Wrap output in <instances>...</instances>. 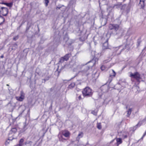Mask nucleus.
Segmentation results:
<instances>
[{
	"instance_id": "f257e3e1",
	"label": "nucleus",
	"mask_w": 146,
	"mask_h": 146,
	"mask_svg": "<svg viewBox=\"0 0 146 146\" xmlns=\"http://www.w3.org/2000/svg\"><path fill=\"white\" fill-rule=\"evenodd\" d=\"M95 62L94 60H92V61L88 62L89 63H91V65L89 66L87 65L84 66H83V70L82 71L83 74L84 75L88 76L90 74V68L93 66L95 63Z\"/></svg>"
},
{
	"instance_id": "f03ea898",
	"label": "nucleus",
	"mask_w": 146,
	"mask_h": 146,
	"mask_svg": "<svg viewBox=\"0 0 146 146\" xmlns=\"http://www.w3.org/2000/svg\"><path fill=\"white\" fill-rule=\"evenodd\" d=\"M118 21L117 24H110L109 25V28L110 30H113L115 31L116 32L119 29L120 25L121 23V21L119 19H117L116 20Z\"/></svg>"
},
{
	"instance_id": "7ed1b4c3",
	"label": "nucleus",
	"mask_w": 146,
	"mask_h": 146,
	"mask_svg": "<svg viewBox=\"0 0 146 146\" xmlns=\"http://www.w3.org/2000/svg\"><path fill=\"white\" fill-rule=\"evenodd\" d=\"M84 97H91L93 94L92 90L88 87H86L82 91Z\"/></svg>"
},
{
	"instance_id": "20e7f679",
	"label": "nucleus",
	"mask_w": 146,
	"mask_h": 146,
	"mask_svg": "<svg viewBox=\"0 0 146 146\" xmlns=\"http://www.w3.org/2000/svg\"><path fill=\"white\" fill-rule=\"evenodd\" d=\"M70 135V133L69 131L67 130H64L62 131V134L59 133L58 135V137L60 141H63V140H65L66 139L63 138L62 135H64L66 137H68Z\"/></svg>"
},
{
	"instance_id": "39448f33",
	"label": "nucleus",
	"mask_w": 146,
	"mask_h": 146,
	"mask_svg": "<svg viewBox=\"0 0 146 146\" xmlns=\"http://www.w3.org/2000/svg\"><path fill=\"white\" fill-rule=\"evenodd\" d=\"M130 74L129 76L131 78L135 79L137 81L139 82L140 79H141L140 74L137 72L133 73L131 72L129 73Z\"/></svg>"
},
{
	"instance_id": "423d86ee",
	"label": "nucleus",
	"mask_w": 146,
	"mask_h": 146,
	"mask_svg": "<svg viewBox=\"0 0 146 146\" xmlns=\"http://www.w3.org/2000/svg\"><path fill=\"white\" fill-rule=\"evenodd\" d=\"M18 128L17 127H13L12 128L11 130L9 132V137L8 138V140H12L14 138L13 137H10V135L11 134H12V133H15L18 130Z\"/></svg>"
},
{
	"instance_id": "0eeeda50",
	"label": "nucleus",
	"mask_w": 146,
	"mask_h": 146,
	"mask_svg": "<svg viewBox=\"0 0 146 146\" xmlns=\"http://www.w3.org/2000/svg\"><path fill=\"white\" fill-rule=\"evenodd\" d=\"M8 9L5 7H1L0 9V13L2 15L6 16L8 13Z\"/></svg>"
},
{
	"instance_id": "6e6552de",
	"label": "nucleus",
	"mask_w": 146,
	"mask_h": 146,
	"mask_svg": "<svg viewBox=\"0 0 146 146\" xmlns=\"http://www.w3.org/2000/svg\"><path fill=\"white\" fill-rule=\"evenodd\" d=\"M108 14L107 15L108 19L110 18L111 19H113V9L112 8H109L108 9Z\"/></svg>"
},
{
	"instance_id": "1a4fd4ad",
	"label": "nucleus",
	"mask_w": 146,
	"mask_h": 146,
	"mask_svg": "<svg viewBox=\"0 0 146 146\" xmlns=\"http://www.w3.org/2000/svg\"><path fill=\"white\" fill-rule=\"evenodd\" d=\"M131 6V3H129L128 5H123L122 7V9L126 11V12L128 13L130 10Z\"/></svg>"
},
{
	"instance_id": "9d476101",
	"label": "nucleus",
	"mask_w": 146,
	"mask_h": 146,
	"mask_svg": "<svg viewBox=\"0 0 146 146\" xmlns=\"http://www.w3.org/2000/svg\"><path fill=\"white\" fill-rule=\"evenodd\" d=\"M25 96L23 93L21 92V96L20 97H16V99L19 101L21 102L24 99Z\"/></svg>"
},
{
	"instance_id": "9b49d317",
	"label": "nucleus",
	"mask_w": 146,
	"mask_h": 146,
	"mask_svg": "<svg viewBox=\"0 0 146 146\" xmlns=\"http://www.w3.org/2000/svg\"><path fill=\"white\" fill-rule=\"evenodd\" d=\"M101 90L103 92H107L109 90L108 87L107 85L103 86L101 87Z\"/></svg>"
},
{
	"instance_id": "f8f14e48",
	"label": "nucleus",
	"mask_w": 146,
	"mask_h": 146,
	"mask_svg": "<svg viewBox=\"0 0 146 146\" xmlns=\"http://www.w3.org/2000/svg\"><path fill=\"white\" fill-rule=\"evenodd\" d=\"M126 109L129 108L128 110L126 111L127 112V117H129L131 114L132 110V108H129V106L128 105L126 106Z\"/></svg>"
},
{
	"instance_id": "ddd939ff",
	"label": "nucleus",
	"mask_w": 146,
	"mask_h": 146,
	"mask_svg": "<svg viewBox=\"0 0 146 146\" xmlns=\"http://www.w3.org/2000/svg\"><path fill=\"white\" fill-rule=\"evenodd\" d=\"M101 24L102 26H104L107 23V19L106 18H102L101 19Z\"/></svg>"
},
{
	"instance_id": "4468645a",
	"label": "nucleus",
	"mask_w": 146,
	"mask_h": 146,
	"mask_svg": "<svg viewBox=\"0 0 146 146\" xmlns=\"http://www.w3.org/2000/svg\"><path fill=\"white\" fill-rule=\"evenodd\" d=\"M117 142L115 144L114 146H118V145L121 143L122 142V139L121 138H117L116 140Z\"/></svg>"
},
{
	"instance_id": "2eb2a0df",
	"label": "nucleus",
	"mask_w": 146,
	"mask_h": 146,
	"mask_svg": "<svg viewBox=\"0 0 146 146\" xmlns=\"http://www.w3.org/2000/svg\"><path fill=\"white\" fill-rule=\"evenodd\" d=\"M141 124H142V123L140 122H139L137 123V124L135 126H134L132 128L133 131H134L138 127H139L140 126V125H141Z\"/></svg>"
},
{
	"instance_id": "dca6fc26",
	"label": "nucleus",
	"mask_w": 146,
	"mask_h": 146,
	"mask_svg": "<svg viewBox=\"0 0 146 146\" xmlns=\"http://www.w3.org/2000/svg\"><path fill=\"white\" fill-rule=\"evenodd\" d=\"M71 55V54H66L64 57H63L65 60V61H67L68 60L69 58L70 57Z\"/></svg>"
},
{
	"instance_id": "f3484780",
	"label": "nucleus",
	"mask_w": 146,
	"mask_h": 146,
	"mask_svg": "<svg viewBox=\"0 0 146 146\" xmlns=\"http://www.w3.org/2000/svg\"><path fill=\"white\" fill-rule=\"evenodd\" d=\"M64 40L65 41V42H67V41H70V39H69V38L68 35L66 34L64 36Z\"/></svg>"
},
{
	"instance_id": "a211bd4d",
	"label": "nucleus",
	"mask_w": 146,
	"mask_h": 146,
	"mask_svg": "<svg viewBox=\"0 0 146 146\" xmlns=\"http://www.w3.org/2000/svg\"><path fill=\"white\" fill-rule=\"evenodd\" d=\"M24 139L23 138L20 139L19 141V144L17 145L16 146H22L23 145V142H24Z\"/></svg>"
},
{
	"instance_id": "6ab92c4d",
	"label": "nucleus",
	"mask_w": 146,
	"mask_h": 146,
	"mask_svg": "<svg viewBox=\"0 0 146 146\" xmlns=\"http://www.w3.org/2000/svg\"><path fill=\"white\" fill-rule=\"evenodd\" d=\"M103 49H108V43L107 42H105L103 45Z\"/></svg>"
},
{
	"instance_id": "aec40b11",
	"label": "nucleus",
	"mask_w": 146,
	"mask_h": 146,
	"mask_svg": "<svg viewBox=\"0 0 146 146\" xmlns=\"http://www.w3.org/2000/svg\"><path fill=\"white\" fill-rule=\"evenodd\" d=\"M83 133L82 132H80L79 133V134L78 135V136L77 137V139H80L81 138H82L83 137Z\"/></svg>"
},
{
	"instance_id": "412c9836",
	"label": "nucleus",
	"mask_w": 146,
	"mask_h": 146,
	"mask_svg": "<svg viewBox=\"0 0 146 146\" xmlns=\"http://www.w3.org/2000/svg\"><path fill=\"white\" fill-rule=\"evenodd\" d=\"M5 21V19L2 16L0 17V25L3 24Z\"/></svg>"
},
{
	"instance_id": "4be33fe9",
	"label": "nucleus",
	"mask_w": 146,
	"mask_h": 146,
	"mask_svg": "<svg viewBox=\"0 0 146 146\" xmlns=\"http://www.w3.org/2000/svg\"><path fill=\"white\" fill-rule=\"evenodd\" d=\"M112 74H110V78H112V77H115L116 75V73L113 70H112Z\"/></svg>"
},
{
	"instance_id": "5701e85b",
	"label": "nucleus",
	"mask_w": 146,
	"mask_h": 146,
	"mask_svg": "<svg viewBox=\"0 0 146 146\" xmlns=\"http://www.w3.org/2000/svg\"><path fill=\"white\" fill-rule=\"evenodd\" d=\"M75 86V84L74 83H71L68 86V88L69 89H71L74 88Z\"/></svg>"
},
{
	"instance_id": "b1692460",
	"label": "nucleus",
	"mask_w": 146,
	"mask_h": 146,
	"mask_svg": "<svg viewBox=\"0 0 146 146\" xmlns=\"http://www.w3.org/2000/svg\"><path fill=\"white\" fill-rule=\"evenodd\" d=\"M3 4H5L9 7H11L12 6L13 4L11 3H3Z\"/></svg>"
},
{
	"instance_id": "393cba45",
	"label": "nucleus",
	"mask_w": 146,
	"mask_h": 146,
	"mask_svg": "<svg viewBox=\"0 0 146 146\" xmlns=\"http://www.w3.org/2000/svg\"><path fill=\"white\" fill-rule=\"evenodd\" d=\"M50 77L49 76H47L44 79H43L42 80L44 81V82H45L46 81L48 80H49Z\"/></svg>"
},
{
	"instance_id": "a878e982",
	"label": "nucleus",
	"mask_w": 146,
	"mask_h": 146,
	"mask_svg": "<svg viewBox=\"0 0 146 146\" xmlns=\"http://www.w3.org/2000/svg\"><path fill=\"white\" fill-rule=\"evenodd\" d=\"M97 127L99 129H101L102 128V126L100 123H98L97 124Z\"/></svg>"
},
{
	"instance_id": "bb28decb",
	"label": "nucleus",
	"mask_w": 146,
	"mask_h": 146,
	"mask_svg": "<svg viewBox=\"0 0 146 146\" xmlns=\"http://www.w3.org/2000/svg\"><path fill=\"white\" fill-rule=\"evenodd\" d=\"M17 44L15 43L13 44V48H12V50L15 49L16 48H17Z\"/></svg>"
},
{
	"instance_id": "cd10ccee",
	"label": "nucleus",
	"mask_w": 146,
	"mask_h": 146,
	"mask_svg": "<svg viewBox=\"0 0 146 146\" xmlns=\"http://www.w3.org/2000/svg\"><path fill=\"white\" fill-rule=\"evenodd\" d=\"M44 3L45 4V6L47 7L48 5V4L49 2V1L48 0H44Z\"/></svg>"
},
{
	"instance_id": "c85d7f7f",
	"label": "nucleus",
	"mask_w": 146,
	"mask_h": 146,
	"mask_svg": "<svg viewBox=\"0 0 146 146\" xmlns=\"http://www.w3.org/2000/svg\"><path fill=\"white\" fill-rule=\"evenodd\" d=\"M66 43L68 45H71L72 44V42L70 40V41H67V42H66Z\"/></svg>"
},
{
	"instance_id": "c756f323",
	"label": "nucleus",
	"mask_w": 146,
	"mask_h": 146,
	"mask_svg": "<svg viewBox=\"0 0 146 146\" xmlns=\"http://www.w3.org/2000/svg\"><path fill=\"white\" fill-rule=\"evenodd\" d=\"M65 60H64V58L63 57H61L60 59V60L59 61V62L60 63H63V62H64Z\"/></svg>"
},
{
	"instance_id": "7c9ffc66",
	"label": "nucleus",
	"mask_w": 146,
	"mask_h": 146,
	"mask_svg": "<svg viewBox=\"0 0 146 146\" xmlns=\"http://www.w3.org/2000/svg\"><path fill=\"white\" fill-rule=\"evenodd\" d=\"M92 113L94 115H97V111H95V110L93 111H92Z\"/></svg>"
},
{
	"instance_id": "2f4dec72",
	"label": "nucleus",
	"mask_w": 146,
	"mask_h": 146,
	"mask_svg": "<svg viewBox=\"0 0 146 146\" xmlns=\"http://www.w3.org/2000/svg\"><path fill=\"white\" fill-rule=\"evenodd\" d=\"M121 3H119L118 4H117L116 5H115L113 6V7H116L117 8L119 7V6H121Z\"/></svg>"
},
{
	"instance_id": "473e14b6",
	"label": "nucleus",
	"mask_w": 146,
	"mask_h": 146,
	"mask_svg": "<svg viewBox=\"0 0 146 146\" xmlns=\"http://www.w3.org/2000/svg\"><path fill=\"white\" fill-rule=\"evenodd\" d=\"M105 67L104 65H102L101 67V69L102 70H104L105 69Z\"/></svg>"
},
{
	"instance_id": "72a5a7b5",
	"label": "nucleus",
	"mask_w": 146,
	"mask_h": 146,
	"mask_svg": "<svg viewBox=\"0 0 146 146\" xmlns=\"http://www.w3.org/2000/svg\"><path fill=\"white\" fill-rule=\"evenodd\" d=\"M78 100H82V99H83L81 95H79L78 96Z\"/></svg>"
},
{
	"instance_id": "f704fd0d",
	"label": "nucleus",
	"mask_w": 146,
	"mask_h": 146,
	"mask_svg": "<svg viewBox=\"0 0 146 146\" xmlns=\"http://www.w3.org/2000/svg\"><path fill=\"white\" fill-rule=\"evenodd\" d=\"M25 126L24 127V129H22L21 130L19 131L20 132V133H23L25 131V130H26V129H25Z\"/></svg>"
},
{
	"instance_id": "c9c22d12",
	"label": "nucleus",
	"mask_w": 146,
	"mask_h": 146,
	"mask_svg": "<svg viewBox=\"0 0 146 146\" xmlns=\"http://www.w3.org/2000/svg\"><path fill=\"white\" fill-rule=\"evenodd\" d=\"M19 37L18 36H17L14 37H13V39L14 40H17L18 38Z\"/></svg>"
},
{
	"instance_id": "e433bc0d",
	"label": "nucleus",
	"mask_w": 146,
	"mask_h": 146,
	"mask_svg": "<svg viewBox=\"0 0 146 146\" xmlns=\"http://www.w3.org/2000/svg\"><path fill=\"white\" fill-rule=\"evenodd\" d=\"M30 26H27L26 31H25V32L26 33L28 31L29 29L30 28Z\"/></svg>"
},
{
	"instance_id": "4c0bfd02",
	"label": "nucleus",
	"mask_w": 146,
	"mask_h": 146,
	"mask_svg": "<svg viewBox=\"0 0 146 146\" xmlns=\"http://www.w3.org/2000/svg\"><path fill=\"white\" fill-rule=\"evenodd\" d=\"M140 41H137V47L139 46V45L140 44Z\"/></svg>"
},
{
	"instance_id": "58836bf2",
	"label": "nucleus",
	"mask_w": 146,
	"mask_h": 146,
	"mask_svg": "<svg viewBox=\"0 0 146 146\" xmlns=\"http://www.w3.org/2000/svg\"><path fill=\"white\" fill-rule=\"evenodd\" d=\"M145 0H140V3H143L144 4V2Z\"/></svg>"
},
{
	"instance_id": "ea45409f",
	"label": "nucleus",
	"mask_w": 146,
	"mask_h": 146,
	"mask_svg": "<svg viewBox=\"0 0 146 146\" xmlns=\"http://www.w3.org/2000/svg\"><path fill=\"white\" fill-rule=\"evenodd\" d=\"M97 73V71L96 70V71H95L94 72H93L92 73V75L95 76L96 74Z\"/></svg>"
},
{
	"instance_id": "a19ab883",
	"label": "nucleus",
	"mask_w": 146,
	"mask_h": 146,
	"mask_svg": "<svg viewBox=\"0 0 146 146\" xmlns=\"http://www.w3.org/2000/svg\"><path fill=\"white\" fill-rule=\"evenodd\" d=\"M110 60H109V61ZM109 62V61L108 60H105V63H106V62Z\"/></svg>"
},
{
	"instance_id": "79ce46f5",
	"label": "nucleus",
	"mask_w": 146,
	"mask_h": 146,
	"mask_svg": "<svg viewBox=\"0 0 146 146\" xmlns=\"http://www.w3.org/2000/svg\"><path fill=\"white\" fill-rule=\"evenodd\" d=\"M111 80H112V79H111L110 80L109 79V80H108V81H109V83H110V82H111Z\"/></svg>"
},
{
	"instance_id": "37998d69",
	"label": "nucleus",
	"mask_w": 146,
	"mask_h": 146,
	"mask_svg": "<svg viewBox=\"0 0 146 146\" xmlns=\"http://www.w3.org/2000/svg\"><path fill=\"white\" fill-rule=\"evenodd\" d=\"M115 140L114 139H113V140H112V141H111V142H110V143H111L112 142H113Z\"/></svg>"
},
{
	"instance_id": "c03bdc74",
	"label": "nucleus",
	"mask_w": 146,
	"mask_h": 146,
	"mask_svg": "<svg viewBox=\"0 0 146 146\" xmlns=\"http://www.w3.org/2000/svg\"><path fill=\"white\" fill-rule=\"evenodd\" d=\"M7 144H8L9 143V142H8L7 141L6 143L7 144Z\"/></svg>"
},
{
	"instance_id": "a18cd8bd",
	"label": "nucleus",
	"mask_w": 146,
	"mask_h": 146,
	"mask_svg": "<svg viewBox=\"0 0 146 146\" xmlns=\"http://www.w3.org/2000/svg\"><path fill=\"white\" fill-rule=\"evenodd\" d=\"M3 56H1V58H3Z\"/></svg>"
},
{
	"instance_id": "49530a36",
	"label": "nucleus",
	"mask_w": 146,
	"mask_h": 146,
	"mask_svg": "<svg viewBox=\"0 0 146 146\" xmlns=\"http://www.w3.org/2000/svg\"><path fill=\"white\" fill-rule=\"evenodd\" d=\"M116 48L117 49H118L119 48Z\"/></svg>"
},
{
	"instance_id": "de8ad7c7",
	"label": "nucleus",
	"mask_w": 146,
	"mask_h": 146,
	"mask_svg": "<svg viewBox=\"0 0 146 146\" xmlns=\"http://www.w3.org/2000/svg\"><path fill=\"white\" fill-rule=\"evenodd\" d=\"M7 86H9V84H7Z\"/></svg>"
},
{
	"instance_id": "09e8293b",
	"label": "nucleus",
	"mask_w": 146,
	"mask_h": 146,
	"mask_svg": "<svg viewBox=\"0 0 146 146\" xmlns=\"http://www.w3.org/2000/svg\"><path fill=\"white\" fill-rule=\"evenodd\" d=\"M32 143V142H31V141H30V142H29V143Z\"/></svg>"
},
{
	"instance_id": "8fccbe9b",
	"label": "nucleus",
	"mask_w": 146,
	"mask_h": 146,
	"mask_svg": "<svg viewBox=\"0 0 146 146\" xmlns=\"http://www.w3.org/2000/svg\"><path fill=\"white\" fill-rule=\"evenodd\" d=\"M111 55H112V53H111Z\"/></svg>"
}]
</instances>
